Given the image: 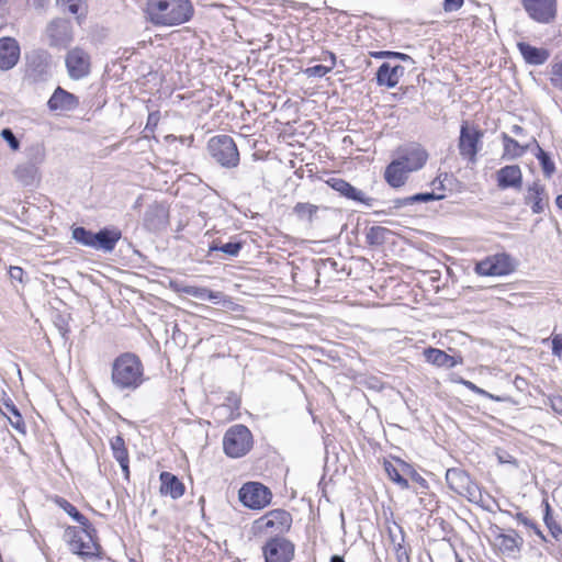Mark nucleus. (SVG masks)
I'll list each match as a JSON object with an SVG mask.
<instances>
[{
    "label": "nucleus",
    "instance_id": "f257e3e1",
    "mask_svg": "<svg viewBox=\"0 0 562 562\" xmlns=\"http://www.w3.org/2000/svg\"><path fill=\"white\" fill-rule=\"evenodd\" d=\"M147 380L140 358L134 352H123L111 366V382L120 392H134Z\"/></svg>",
    "mask_w": 562,
    "mask_h": 562
},
{
    "label": "nucleus",
    "instance_id": "f03ea898",
    "mask_svg": "<svg viewBox=\"0 0 562 562\" xmlns=\"http://www.w3.org/2000/svg\"><path fill=\"white\" fill-rule=\"evenodd\" d=\"M147 13L157 26H178L192 19L194 8L191 0H149Z\"/></svg>",
    "mask_w": 562,
    "mask_h": 562
},
{
    "label": "nucleus",
    "instance_id": "7ed1b4c3",
    "mask_svg": "<svg viewBox=\"0 0 562 562\" xmlns=\"http://www.w3.org/2000/svg\"><path fill=\"white\" fill-rule=\"evenodd\" d=\"M210 156L223 168H235L239 164V151L235 140L226 134L213 136L207 142Z\"/></svg>",
    "mask_w": 562,
    "mask_h": 562
},
{
    "label": "nucleus",
    "instance_id": "20e7f679",
    "mask_svg": "<svg viewBox=\"0 0 562 562\" xmlns=\"http://www.w3.org/2000/svg\"><path fill=\"white\" fill-rule=\"evenodd\" d=\"M446 482L451 491L465 497L469 502L480 504L483 501L482 491L469 473L460 468H450L446 471Z\"/></svg>",
    "mask_w": 562,
    "mask_h": 562
},
{
    "label": "nucleus",
    "instance_id": "39448f33",
    "mask_svg": "<svg viewBox=\"0 0 562 562\" xmlns=\"http://www.w3.org/2000/svg\"><path fill=\"white\" fill-rule=\"evenodd\" d=\"M251 431L241 424L231 426L223 438V449L231 458H241L252 448Z\"/></svg>",
    "mask_w": 562,
    "mask_h": 562
},
{
    "label": "nucleus",
    "instance_id": "423d86ee",
    "mask_svg": "<svg viewBox=\"0 0 562 562\" xmlns=\"http://www.w3.org/2000/svg\"><path fill=\"white\" fill-rule=\"evenodd\" d=\"M483 131L474 125H469L467 121L460 126V136L458 142L459 154L471 164L477 160V153L482 146Z\"/></svg>",
    "mask_w": 562,
    "mask_h": 562
},
{
    "label": "nucleus",
    "instance_id": "0eeeda50",
    "mask_svg": "<svg viewBox=\"0 0 562 562\" xmlns=\"http://www.w3.org/2000/svg\"><path fill=\"white\" fill-rule=\"evenodd\" d=\"M527 15L540 24H551L558 16V0H520Z\"/></svg>",
    "mask_w": 562,
    "mask_h": 562
},
{
    "label": "nucleus",
    "instance_id": "6e6552de",
    "mask_svg": "<svg viewBox=\"0 0 562 562\" xmlns=\"http://www.w3.org/2000/svg\"><path fill=\"white\" fill-rule=\"evenodd\" d=\"M238 496L244 506L251 509H261L270 504L272 494L263 484L248 482L241 486Z\"/></svg>",
    "mask_w": 562,
    "mask_h": 562
},
{
    "label": "nucleus",
    "instance_id": "1a4fd4ad",
    "mask_svg": "<svg viewBox=\"0 0 562 562\" xmlns=\"http://www.w3.org/2000/svg\"><path fill=\"white\" fill-rule=\"evenodd\" d=\"M515 270L513 258L505 254L490 256L476 263L475 272L480 276H507Z\"/></svg>",
    "mask_w": 562,
    "mask_h": 562
},
{
    "label": "nucleus",
    "instance_id": "9d476101",
    "mask_svg": "<svg viewBox=\"0 0 562 562\" xmlns=\"http://www.w3.org/2000/svg\"><path fill=\"white\" fill-rule=\"evenodd\" d=\"M266 562H291L295 546L284 537L269 539L262 548Z\"/></svg>",
    "mask_w": 562,
    "mask_h": 562
},
{
    "label": "nucleus",
    "instance_id": "9b49d317",
    "mask_svg": "<svg viewBox=\"0 0 562 562\" xmlns=\"http://www.w3.org/2000/svg\"><path fill=\"white\" fill-rule=\"evenodd\" d=\"M68 76L72 80H80L89 76L91 71L90 55L80 47L70 49L65 57Z\"/></svg>",
    "mask_w": 562,
    "mask_h": 562
},
{
    "label": "nucleus",
    "instance_id": "f8f14e48",
    "mask_svg": "<svg viewBox=\"0 0 562 562\" xmlns=\"http://www.w3.org/2000/svg\"><path fill=\"white\" fill-rule=\"evenodd\" d=\"M409 172L422 169L428 160V153L426 149L416 143L406 145L398 150L396 158Z\"/></svg>",
    "mask_w": 562,
    "mask_h": 562
},
{
    "label": "nucleus",
    "instance_id": "ddd939ff",
    "mask_svg": "<svg viewBox=\"0 0 562 562\" xmlns=\"http://www.w3.org/2000/svg\"><path fill=\"white\" fill-rule=\"evenodd\" d=\"M83 532L86 535V539L74 536L70 541L71 551L82 559H101L100 557V544L93 539V533H95V529L90 525V528L83 527Z\"/></svg>",
    "mask_w": 562,
    "mask_h": 562
},
{
    "label": "nucleus",
    "instance_id": "4468645a",
    "mask_svg": "<svg viewBox=\"0 0 562 562\" xmlns=\"http://www.w3.org/2000/svg\"><path fill=\"white\" fill-rule=\"evenodd\" d=\"M27 76L34 82L46 81L50 77L49 56L46 52H33L27 56Z\"/></svg>",
    "mask_w": 562,
    "mask_h": 562
},
{
    "label": "nucleus",
    "instance_id": "2eb2a0df",
    "mask_svg": "<svg viewBox=\"0 0 562 562\" xmlns=\"http://www.w3.org/2000/svg\"><path fill=\"white\" fill-rule=\"evenodd\" d=\"M49 45L54 47H66L72 41L71 25L64 19L53 20L46 29Z\"/></svg>",
    "mask_w": 562,
    "mask_h": 562
},
{
    "label": "nucleus",
    "instance_id": "dca6fc26",
    "mask_svg": "<svg viewBox=\"0 0 562 562\" xmlns=\"http://www.w3.org/2000/svg\"><path fill=\"white\" fill-rule=\"evenodd\" d=\"M326 183L333 190H335L341 196H344L348 200H352L355 202H359V203H362V204H366L369 206L371 205V202L373 201L372 198L366 196V194L361 190L357 189L356 187H353L348 181H346L341 178L331 177L326 181Z\"/></svg>",
    "mask_w": 562,
    "mask_h": 562
},
{
    "label": "nucleus",
    "instance_id": "f3484780",
    "mask_svg": "<svg viewBox=\"0 0 562 562\" xmlns=\"http://www.w3.org/2000/svg\"><path fill=\"white\" fill-rule=\"evenodd\" d=\"M259 528L274 529L278 532L288 531L292 524V516L284 509H273L262 516L259 520Z\"/></svg>",
    "mask_w": 562,
    "mask_h": 562
},
{
    "label": "nucleus",
    "instance_id": "a211bd4d",
    "mask_svg": "<svg viewBox=\"0 0 562 562\" xmlns=\"http://www.w3.org/2000/svg\"><path fill=\"white\" fill-rule=\"evenodd\" d=\"M47 106L53 112L74 111L79 106V99L74 93L57 87L48 99Z\"/></svg>",
    "mask_w": 562,
    "mask_h": 562
},
{
    "label": "nucleus",
    "instance_id": "6ab92c4d",
    "mask_svg": "<svg viewBox=\"0 0 562 562\" xmlns=\"http://www.w3.org/2000/svg\"><path fill=\"white\" fill-rule=\"evenodd\" d=\"M169 221V211L161 203L149 205L144 214V226L150 232L165 228Z\"/></svg>",
    "mask_w": 562,
    "mask_h": 562
},
{
    "label": "nucleus",
    "instance_id": "aec40b11",
    "mask_svg": "<svg viewBox=\"0 0 562 562\" xmlns=\"http://www.w3.org/2000/svg\"><path fill=\"white\" fill-rule=\"evenodd\" d=\"M497 186L502 190L513 188L520 190L522 187V172L518 165H507L496 172Z\"/></svg>",
    "mask_w": 562,
    "mask_h": 562
},
{
    "label": "nucleus",
    "instance_id": "412c9836",
    "mask_svg": "<svg viewBox=\"0 0 562 562\" xmlns=\"http://www.w3.org/2000/svg\"><path fill=\"white\" fill-rule=\"evenodd\" d=\"M20 46L12 37L0 38V69L10 70L19 61Z\"/></svg>",
    "mask_w": 562,
    "mask_h": 562
},
{
    "label": "nucleus",
    "instance_id": "4be33fe9",
    "mask_svg": "<svg viewBox=\"0 0 562 562\" xmlns=\"http://www.w3.org/2000/svg\"><path fill=\"white\" fill-rule=\"evenodd\" d=\"M547 196L548 194L544 186L539 181H535L527 188L525 202L530 205L532 213L540 214L548 205Z\"/></svg>",
    "mask_w": 562,
    "mask_h": 562
},
{
    "label": "nucleus",
    "instance_id": "5701e85b",
    "mask_svg": "<svg viewBox=\"0 0 562 562\" xmlns=\"http://www.w3.org/2000/svg\"><path fill=\"white\" fill-rule=\"evenodd\" d=\"M405 68L401 65H392L391 63H383L375 75L376 83L387 88H394L400 79L404 76Z\"/></svg>",
    "mask_w": 562,
    "mask_h": 562
},
{
    "label": "nucleus",
    "instance_id": "b1692460",
    "mask_svg": "<svg viewBox=\"0 0 562 562\" xmlns=\"http://www.w3.org/2000/svg\"><path fill=\"white\" fill-rule=\"evenodd\" d=\"M424 357L427 362L438 367V368H446V369H452L458 364H462L463 359L461 356H450L446 351L428 347L424 349Z\"/></svg>",
    "mask_w": 562,
    "mask_h": 562
},
{
    "label": "nucleus",
    "instance_id": "393cba45",
    "mask_svg": "<svg viewBox=\"0 0 562 562\" xmlns=\"http://www.w3.org/2000/svg\"><path fill=\"white\" fill-rule=\"evenodd\" d=\"M122 233L116 227H103L95 233L93 249L111 252L114 250Z\"/></svg>",
    "mask_w": 562,
    "mask_h": 562
},
{
    "label": "nucleus",
    "instance_id": "a878e982",
    "mask_svg": "<svg viewBox=\"0 0 562 562\" xmlns=\"http://www.w3.org/2000/svg\"><path fill=\"white\" fill-rule=\"evenodd\" d=\"M160 480V494L168 495L172 499H178L183 496L186 487L184 484L178 479L177 475L170 472H161Z\"/></svg>",
    "mask_w": 562,
    "mask_h": 562
},
{
    "label": "nucleus",
    "instance_id": "bb28decb",
    "mask_svg": "<svg viewBox=\"0 0 562 562\" xmlns=\"http://www.w3.org/2000/svg\"><path fill=\"white\" fill-rule=\"evenodd\" d=\"M0 413L7 416L10 425L21 434H25L23 417L10 397L3 396L0 400Z\"/></svg>",
    "mask_w": 562,
    "mask_h": 562
},
{
    "label": "nucleus",
    "instance_id": "cd10ccee",
    "mask_svg": "<svg viewBox=\"0 0 562 562\" xmlns=\"http://www.w3.org/2000/svg\"><path fill=\"white\" fill-rule=\"evenodd\" d=\"M517 47L525 61L529 65H543L550 57L548 49L539 48L525 42L518 43Z\"/></svg>",
    "mask_w": 562,
    "mask_h": 562
},
{
    "label": "nucleus",
    "instance_id": "c85d7f7f",
    "mask_svg": "<svg viewBox=\"0 0 562 562\" xmlns=\"http://www.w3.org/2000/svg\"><path fill=\"white\" fill-rule=\"evenodd\" d=\"M411 172L396 159L392 160L385 168L384 179L392 188L403 187Z\"/></svg>",
    "mask_w": 562,
    "mask_h": 562
},
{
    "label": "nucleus",
    "instance_id": "c756f323",
    "mask_svg": "<svg viewBox=\"0 0 562 562\" xmlns=\"http://www.w3.org/2000/svg\"><path fill=\"white\" fill-rule=\"evenodd\" d=\"M497 540H499L501 549L508 553L520 551L524 542L522 538L514 529H509L507 533H499Z\"/></svg>",
    "mask_w": 562,
    "mask_h": 562
},
{
    "label": "nucleus",
    "instance_id": "7c9ffc66",
    "mask_svg": "<svg viewBox=\"0 0 562 562\" xmlns=\"http://www.w3.org/2000/svg\"><path fill=\"white\" fill-rule=\"evenodd\" d=\"M502 140L504 145L502 158L504 159H516L521 157L526 151H528V146H522L506 133L502 134Z\"/></svg>",
    "mask_w": 562,
    "mask_h": 562
},
{
    "label": "nucleus",
    "instance_id": "2f4dec72",
    "mask_svg": "<svg viewBox=\"0 0 562 562\" xmlns=\"http://www.w3.org/2000/svg\"><path fill=\"white\" fill-rule=\"evenodd\" d=\"M13 173L15 179L23 186H33L38 177V168L31 164L23 162L16 166Z\"/></svg>",
    "mask_w": 562,
    "mask_h": 562
},
{
    "label": "nucleus",
    "instance_id": "473e14b6",
    "mask_svg": "<svg viewBox=\"0 0 562 562\" xmlns=\"http://www.w3.org/2000/svg\"><path fill=\"white\" fill-rule=\"evenodd\" d=\"M404 461L397 459L395 465L394 463L390 461L384 462V470L391 481H393L395 484H397L402 490H408L409 483L408 480L405 477V474L402 473V463Z\"/></svg>",
    "mask_w": 562,
    "mask_h": 562
},
{
    "label": "nucleus",
    "instance_id": "72a5a7b5",
    "mask_svg": "<svg viewBox=\"0 0 562 562\" xmlns=\"http://www.w3.org/2000/svg\"><path fill=\"white\" fill-rule=\"evenodd\" d=\"M183 293L193 296L195 299L202 300V301H210L213 303H218L222 297L223 293L218 291H212L207 288L203 286H194L189 285L183 289Z\"/></svg>",
    "mask_w": 562,
    "mask_h": 562
},
{
    "label": "nucleus",
    "instance_id": "f704fd0d",
    "mask_svg": "<svg viewBox=\"0 0 562 562\" xmlns=\"http://www.w3.org/2000/svg\"><path fill=\"white\" fill-rule=\"evenodd\" d=\"M56 504L64 509L75 521L80 524L82 527L90 528L89 519L82 515L71 503L63 497L56 498Z\"/></svg>",
    "mask_w": 562,
    "mask_h": 562
},
{
    "label": "nucleus",
    "instance_id": "c9c22d12",
    "mask_svg": "<svg viewBox=\"0 0 562 562\" xmlns=\"http://www.w3.org/2000/svg\"><path fill=\"white\" fill-rule=\"evenodd\" d=\"M390 229L382 226H371L366 234V241L370 246H381L385 243Z\"/></svg>",
    "mask_w": 562,
    "mask_h": 562
},
{
    "label": "nucleus",
    "instance_id": "e433bc0d",
    "mask_svg": "<svg viewBox=\"0 0 562 562\" xmlns=\"http://www.w3.org/2000/svg\"><path fill=\"white\" fill-rule=\"evenodd\" d=\"M26 158L25 162L31 164L38 168L41 164L44 162L46 157V150L43 144L35 143L26 148Z\"/></svg>",
    "mask_w": 562,
    "mask_h": 562
},
{
    "label": "nucleus",
    "instance_id": "4c0bfd02",
    "mask_svg": "<svg viewBox=\"0 0 562 562\" xmlns=\"http://www.w3.org/2000/svg\"><path fill=\"white\" fill-rule=\"evenodd\" d=\"M71 236L78 244L93 249L95 233L92 231L83 226H77L72 228Z\"/></svg>",
    "mask_w": 562,
    "mask_h": 562
},
{
    "label": "nucleus",
    "instance_id": "58836bf2",
    "mask_svg": "<svg viewBox=\"0 0 562 562\" xmlns=\"http://www.w3.org/2000/svg\"><path fill=\"white\" fill-rule=\"evenodd\" d=\"M539 164L542 168L543 175L550 178L555 172V165L552 161L549 153L544 151L540 145H537V151L535 153Z\"/></svg>",
    "mask_w": 562,
    "mask_h": 562
},
{
    "label": "nucleus",
    "instance_id": "ea45409f",
    "mask_svg": "<svg viewBox=\"0 0 562 562\" xmlns=\"http://www.w3.org/2000/svg\"><path fill=\"white\" fill-rule=\"evenodd\" d=\"M293 211L300 220H306L312 223L318 211V206L311 203L299 202L295 204Z\"/></svg>",
    "mask_w": 562,
    "mask_h": 562
},
{
    "label": "nucleus",
    "instance_id": "a19ab883",
    "mask_svg": "<svg viewBox=\"0 0 562 562\" xmlns=\"http://www.w3.org/2000/svg\"><path fill=\"white\" fill-rule=\"evenodd\" d=\"M110 447L112 450V454L115 460H124V458L128 457V451L125 446V440L121 435L114 436L110 440Z\"/></svg>",
    "mask_w": 562,
    "mask_h": 562
},
{
    "label": "nucleus",
    "instance_id": "79ce46f5",
    "mask_svg": "<svg viewBox=\"0 0 562 562\" xmlns=\"http://www.w3.org/2000/svg\"><path fill=\"white\" fill-rule=\"evenodd\" d=\"M241 248H243L241 241H228L221 246L213 243L210 246V252L211 251H222L225 255H228L231 257H236L239 254V251L241 250Z\"/></svg>",
    "mask_w": 562,
    "mask_h": 562
},
{
    "label": "nucleus",
    "instance_id": "37998d69",
    "mask_svg": "<svg viewBox=\"0 0 562 562\" xmlns=\"http://www.w3.org/2000/svg\"><path fill=\"white\" fill-rule=\"evenodd\" d=\"M402 473L408 476L414 483L418 484L422 488H428V482L407 462L402 463Z\"/></svg>",
    "mask_w": 562,
    "mask_h": 562
},
{
    "label": "nucleus",
    "instance_id": "c03bdc74",
    "mask_svg": "<svg viewBox=\"0 0 562 562\" xmlns=\"http://www.w3.org/2000/svg\"><path fill=\"white\" fill-rule=\"evenodd\" d=\"M543 504H544V508H546L543 521H544L546 526L548 527V529L550 530V533L552 535V537L558 539L559 535L562 533V528L553 520V518L551 516V507H550L548 501H543Z\"/></svg>",
    "mask_w": 562,
    "mask_h": 562
},
{
    "label": "nucleus",
    "instance_id": "a18cd8bd",
    "mask_svg": "<svg viewBox=\"0 0 562 562\" xmlns=\"http://www.w3.org/2000/svg\"><path fill=\"white\" fill-rule=\"evenodd\" d=\"M370 55L373 57V58H376V59H381V58H394V59H400V60H403V61H412L413 63V58L404 53H400V52H392V50H378V52H371Z\"/></svg>",
    "mask_w": 562,
    "mask_h": 562
},
{
    "label": "nucleus",
    "instance_id": "49530a36",
    "mask_svg": "<svg viewBox=\"0 0 562 562\" xmlns=\"http://www.w3.org/2000/svg\"><path fill=\"white\" fill-rule=\"evenodd\" d=\"M445 198L443 194H436L434 192H422L411 195L412 203H427L430 201H439Z\"/></svg>",
    "mask_w": 562,
    "mask_h": 562
},
{
    "label": "nucleus",
    "instance_id": "de8ad7c7",
    "mask_svg": "<svg viewBox=\"0 0 562 562\" xmlns=\"http://www.w3.org/2000/svg\"><path fill=\"white\" fill-rule=\"evenodd\" d=\"M3 140H5L9 145V147L12 150H18L20 148V140L14 135L13 131L9 127H5L0 133Z\"/></svg>",
    "mask_w": 562,
    "mask_h": 562
},
{
    "label": "nucleus",
    "instance_id": "09e8293b",
    "mask_svg": "<svg viewBox=\"0 0 562 562\" xmlns=\"http://www.w3.org/2000/svg\"><path fill=\"white\" fill-rule=\"evenodd\" d=\"M333 69V66H325V65H315L313 67H308L305 70V74L308 77H324L328 72H330Z\"/></svg>",
    "mask_w": 562,
    "mask_h": 562
},
{
    "label": "nucleus",
    "instance_id": "8fccbe9b",
    "mask_svg": "<svg viewBox=\"0 0 562 562\" xmlns=\"http://www.w3.org/2000/svg\"><path fill=\"white\" fill-rule=\"evenodd\" d=\"M24 270L18 266H11L9 269V276L11 280L18 281L20 283L24 282Z\"/></svg>",
    "mask_w": 562,
    "mask_h": 562
},
{
    "label": "nucleus",
    "instance_id": "3c124183",
    "mask_svg": "<svg viewBox=\"0 0 562 562\" xmlns=\"http://www.w3.org/2000/svg\"><path fill=\"white\" fill-rule=\"evenodd\" d=\"M390 203H391V206H390L391 210H400V209L406 207L408 205H413L411 196L397 198V199L391 200Z\"/></svg>",
    "mask_w": 562,
    "mask_h": 562
},
{
    "label": "nucleus",
    "instance_id": "603ef678",
    "mask_svg": "<svg viewBox=\"0 0 562 562\" xmlns=\"http://www.w3.org/2000/svg\"><path fill=\"white\" fill-rule=\"evenodd\" d=\"M57 1L60 2L61 4L67 5V10L71 14H78V12L80 10V5L83 0H57Z\"/></svg>",
    "mask_w": 562,
    "mask_h": 562
},
{
    "label": "nucleus",
    "instance_id": "864d4df0",
    "mask_svg": "<svg viewBox=\"0 0 562 562\" xmlns=\"http://www.w3.org/2000/svg\"><path fill=\"white\" fill-rule=\"evenodd\" d=\"M552 353L559 358L562 357V334L552 337Z\"/></svg>",
    "mask_w": 562,
    "mask_h": 562
},
{
    "label": "nucleus",
    "instance_id": "5fc2aeb1",
    "mask_svg": "<svg viewBox=\"0 0 562 562\" xmlns=\"http://www.w3.org/2000/svg\"><path fill=\"white\" fill-rule=\"evenodd\" d=\"M463 4V0H443L442 8L446 12L459 10Z\"/></svg>",
    "mask_w": 562,
    "mask_h": 562
},
{
    "label": "nucleus",
    "instance_id": "6e6d98bb",
    "mask_svg": "<svg viewBox=\"0 0 562 562\" xmlns=\"http://www.w3.org/2000/svg\"><path fill=\"white\" fill-rule=\"evenodd\" d=\"M515 518L518 520V522L522 524L524 526L530 529H537V524L530 518H528L524 513H517Z\"/></svg>",
    "mask_w": 562,
    "mask_h": 562
},
{
    "label": "nucleus",
    "instance_id": "4d7b16f0",
    "mask_svg": "<svg viewBox=\"0 0 562 562\" xmlns=\"http://www.w3.org/2000/svg\"><path fill=\"white\" fill-rule=\"evenodd\" d=\"M473 393L480 395V396H483V397H486V398H490V400H493L495 402H502L503 398L499 397V396H496V395H493L491 393H488L487 391L479 387L477 385H475V387L473 389L472 391Z\"/></svg>",
    "mask_w": 562,
    "mask_h": 562
},
{
    "label": "nucleus",
    "instance_id": "13d9d810",
    "mask_svg": "<svg viewBox=\"0 0 562 562\" xmlns=\"http://www.w3.org/2000/svg\"><path fill=\"white\" fill-rule=\"evenodd\" d=\"M551 408L562 416V397L555 396L550 398Z\"/></svg>",
    "mask_w": 562,
    "mask_h": 562
},
{
    "label": "nucleus",
    "instance_id": "bf43d9fd",
    "mask_svg": "<svg viewBox=\"0 0 562 562\" xmlns=\"http://www.w3.org/2000/svg\"><path fill=\"white\" fill-rule=\"evenodd\" d=\"M116 461L119 462L125 479L128 480V477H130V457L124 458V460L120 459V460H116Z\"/></svg>",
    "mask_w": 562,
    "mask_h": 562
},
{
    "label": "nucleus",
    "instance_id": "052dcab7",
    "mask_svg": "<svg viewBox=\"0 0 562 562\" xmlns=\"http://www.w3.org/2000/svg\"><path fill=\"white\" fill-rule=\"evenodd\" d=\"M458 383L462 384L463 386H465L469 391H473V389L475 387L476 384H474L473 382L469 381V380H465L463 378H460L458 380Z\"/></svg>",
    "mask_w": 562,
    "mask_h": 562
},
{
    "label": "nucleus",
    "instance_id": "680f3d73",
    "mask_svg": "<svg viewBox=\"0 0 562 562\" xmlns=\"http://www.w3.org/2000/svg\"><path fill=\"white\" fill-rule=\"evenodd\" d=\"M241 175L245 180H250L251 176L256 175V169L250 167L249 170H244Z\"/></svg>",
    "mask_w": 562,
    "mask_h": 562
},
{
    "label": "nucleus",
    "instance_id": "e2e57ef3",
    "mask_svg": "<svg viewBox=\"0 0 562 562\" xmlns=\"http://www.w3.org/2000/svg\"><path fill=\"white\" fill-rule=\"evenodd\" d=\"M524 132H525V130L520 125L515 124L512 126V133H514L517 136L522 135Z\"/></svg>",
    "mask_w": 562,
    "mask_h": 562
},
{
    "label": "nucleus",
    "instance_id": "0e129e2a",
    "mask_svg": "<svg viewBox=\"0 0 562 562\" xmlns=\"http://www.w3.org/2000/svg\"><path fill=\"white\" fill-rule=\"evenodd\" d=\"M538 142L535 137H531L530 142L527 143L525 146H528V150H533V148L537 149Z\"/></svg>",
    "mask_w": 562,
    "mask_h": 562
},
{
    "label": "nucleus",
    "instance_id": "69168bd1",
    "mask_svg": "<svg viewBox=\"0 0 562 562\" xmlns=\"http://www.w3.org/2000/svg\"><path fill=\"white\" fill-rule=\"evenodd\" d=\"M326 55L328 56V59L330 60L329 66H333V68H334L336 65V55L331 52H326Z\"/></svg>",
    "mask_w": 562,
    "mask_h": 562
},
{
    "label": "nucleus",
    "instance_id": "338daca9",
    "mask_svg": "<svg viewBox=\"0 0 562 562\" xmlns=\"http://www.w3.org/2000/svg\"><path fill=\"white\" fill-rule=\"evenodd\" d=\"M330 562H345L341 555L335 554L330 558Z\"/></svg>",
    "mask_w": 562,
    "mask_h": 562
},
{
    "label": "nucleus",
    "instance_id": "774afa93",
    "mask_svg": "<svg viewBox=\"0 0 562 562\" xmlns=\"http://www.w3.org/2000/svg\"><path fill=\"white\" fill-rule=\"evenodd\" d=\"M555 204L562 211V194L555 198Z\"/></svg>",
    "mask_w": 562,
    "mask_h": 562
}]
</instances>
